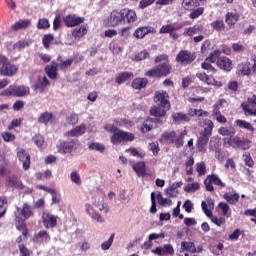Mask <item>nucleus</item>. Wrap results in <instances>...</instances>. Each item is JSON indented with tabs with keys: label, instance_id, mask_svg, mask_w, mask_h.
Listing matches in <instances>:
<instances>
[{
	"label": "nucleus",
	"instance_id": "33",
	"mask_svg": "<svg viewBox=\"0 0 256 256\" xmlns=\"http://www.w3.org/2000/svg\"><path fill=\"white\" fill-rule=\"evenodd\" d=\"M53 119V113L46 111L40 114L38 117V123H41L42 125H49V123H53Z\"/></svg>",
	"mask_w": 256,
	"mask_h": 256
},
{
	"label": "nucleus",
	"instance_id": "47",
	"mask_svg": "<svg viewBox=\"0 0 256 256\" xmlns=\"http://www.w3.org/2000/svg\"><path fill=\"white\" fill-rule=\"evenodd\" d=\"M32 141L37 145L39 149H43V145H45V138L41 134H36L33 138Z\"/></svg>",
	"mask_w": 256,
	"mask_h": 256
},
{
	"label": "nucleus",
	"instance_id": "18",
	"mask_svg": "<svg viewBox=\"0 0 256 256\" xmlns=\"http://www.w3.org/2000/svg\"><path fill=\"white\" fill-rule=\"evenodd\" d=\"M175 139H177V132L172 130L170 132L165 131L159 138V143H166L167 145H173L175 143Z\"/></svg>",
	"mask_w": 256,
	"mask_h": 256
},
{
	"label": "nucleus",
	"instance_id": "55",
	"mask_svg": "<svg viewBox=\"0 0 256 256\" xmlns=\"http://www.w3.org/2000/svg\"><path fill=\"white\" fill-rule=\"evenodd\" d=\"M74 131L76 133V137H81V135H85L87 132V126L85 124H81L79 126H76L74 128Z\"/></svg>",
	"mask_w": 256,
	"mask_h": 256
},
{
	"label": "nucleus",
	"instance_id": "30",
	"mask_svg": "<svg viewBox=\"0 0 256 256\" xmlns=\"http://www.w3.org/2000/svg\"><path fill=\"white\" fill-rule=\"evenodd\" d=\"M235 133H237V130H235V127H220L218 129V134L222 135V137H229V139H231V137H235Z\"/></svg>",
	"mask_w": 256,
	"mask_h": 256
},
{
	"label": "nucleus",
	"instance_id": "27",
	"mask_svg": "<svg viewBox=\"0 0 256 256\" xmlns=\"http://www.w3.org/2000/svg\"><path fill=\"white\" fill-rule=\"evenodd\" d=\"M133 77V72H121L116 76L115 83H117V85H123V83L129 81Z\"/></svg>",
	"mask_w": 256,
	"mask_h": 256
},
{
	"label": "nucleus",
	"instance_id": "44",
	"mask_svg": "<svg viewBox=\"0 0 256 256\" xmlns=\"http://www.w3.org/2000/svg\"><path fill=\"white\" fill-rule=\"evenodd\" d=\"M175 31H179V26L173 24L162 26L160 29V33H175Z\"/></svg>",
	"mask_w": 256,
	"mask_h": 256
},
{
	"label": "nucleus",
	"instance_id": "56",
	"mask_svg": "<svg viewBox=\"0 0 256 256\" xmlns=\"http://www.w3.org/2000/svg\"><path fill=\"white\" fill-rule=\"evenodd\" d=\"M53 39L54 37L52 34L44 35L42 39L43 47H45V49H49V45H51V41H53Z\"/></svg>",
	"mask_w": 256,
	"mask_h": 256
},
{
	"label": "nucleus",
	"instance_id": "2",
	"mask_svg": "<svg viewBox=\"0 0 256 256\" xmlns=\"http://www.w3.org/2000/svg\"><path fill=\"white\" fill-rule=\"evenodd\" d=\"M173 67L169 62H163L155 66L154 68L148 70L145 73V77H153L155 79H161V77H167V75H171Z\"/></svg>",
	"mask_w": 256,
	"mask_h": 256
},
{
	"label": "nucleus",
	"instance_id": "37",
	"mask_svg": "<svg viewBox=\"0 0 256 256\" xmlns=\"http://www.w3.org/2000/svg\"><path fill=\"white\" fill-rule=\"evenodd\" d=\"M155 129V124H153V118L146 119L141 127L142 133H149V131H152Z\"/></svg>",
	"mask_w": 256,
	"mask_h": 256
},
{
	"label": "nucleus",
	"instance_id": "10",
	"mask_svg": "<svg viewBox=\"0 0 256 256\" xmlns=\"http://www.w3.org/2000/svg\"><path fill=\"white\" fill-rule=\"evenodd\" d=\"M201 207H202V211L205 213L206 217H209V219H211V221H212V223H214V225H217V227H221V225H225V223H226L225 216H220V217L214 216L213 211H211V209L207 208V202L202 201Z\"/></svg>",
	"mask_w": 256,
	"mask_h": 256
},
{
	"label": "nucleus",
	"instance_id": "57",
	"mask_svg": "<svg viewBox=\"0 0 256 256\" xmlns=\"http://www.w3.org/2000/svg\"><path fill=\"white\" fill-rule=\"evenodd\" d=\"M155 28L151 26H142L135 30L134 33H155Z\"/></svg>",
	"mask_w": 256,
	"mask_h": 256
},
{
	"label": "nucleus",
	"instance_id": "1",
	"mask_svg": "<svg viewBox=\"0 0 256 256\" xmlns=\"http://www.w3.org/2000/svg\"><path fill=\"white\" fill-rule=\"evenodd\" d=\"M31 217H35V212L31 204L24 202L22 207L16 206L14 210L15 227L18 231L22 232L25 239L29 235V229H27L25 222L31 219Z\"/></svg>",
	"mask_w": 256,
	"mask_h": 256
},
{
	"label": "nucleus",
	"instance_id": "58",
	"mask_svg": "<svg viewBox=\"0 0 256 256\" xmlns=\"http://www.w3.org/2000/svg\"><path fill=\"white\" fill-rule=\"evenodd\" d=\"M1 137H2L3 141H5V143H11V142L15 141V135H13L10 132H3L1 134Z\"/></svg>",
	"mask_w": 256,
	"mask_h": 256
},
{
	"label": "nucleus",
	"instance_id": "39",
	"mask_svg": "<svg viewBox=\"0 0 256 256\" xmlns=\"http://www.w3.org/2000/svg\"><path fill=\"white\" fill-rule=\"evenodd\" d=\"M239 21V14L237 12H228L226 14V23L227 25H235Z\"/></svg>",
	"mask_w": 256,
	"mask_h": 256
},
{
	"label": "nucleus",
	"instance_id": "61",
	"mask_svg": "<svg viewBox=\"0 0 256 256\" xmlns=\"http://www.w3.org/2000/svg\"><path fill=\"white\" fill-rule=\"evenodd\" d=\"M14 49H17V51H21L22 49H25V47H29V42L25 41V40H20L18 42H16L13 45Z\"/></svg>",
	"mask_w": 256,
	"mask_h": 256
},
{
	"label": "nucleus",
	"instance_id": "48",
	"mask_svg": "<svg viewBox=\"0 0 256 256\" xmlns=\"http://www.w3.org/2000/svg\"><path fill=\"white\" fill-rule=\"evenodd\" d=\"M88 149L92 151H99L100 153H105V145L99 142H93L88 146Z\"/></svg>",
	"mask_w": 256,
	"mask_h": 256
},
{
	"label": "nucleus",
	"instance_id": "29",
	"mask_svg": "<svg viewBox=\"0 0 256 256\" xmlns=\"http://www.w3.org/2000/svg\"><path fill=\"white\" fill-rule=\"evenodd\" d=\"M203 123H204V131L200 133V135L211 137V135H213V129L215 127V124L213 123V121L209 119H205Z\"/></svg>",
	"mask_w": 256,
	"mask_h": 256
},
{
	"label": "nucleus",
	"instance_id": "11",
	"mask_svg": "<svg viewBox=\"0 0 256 256\" xmlns=\"http://www.w3.org/2000/svg\"><path fill=\"white\" fill-rule=\"evenodd\" d=\"M220 55L219 50H214L209 56L205 59V61L201 64L202 69L206 71H211L212 73H217V70L211 63H216L217 59Z\"/></svg>",
	"mask_w": 256,
	"mask_h": 256
},
{
	"label": "nucleus",
	"instance_id": "34",
	"mask_svg": "<svg viewBox=\"0 0 256 256\" xmlns=\"http://www.w3.org/2000/svg\"><path fill=\"white\" fill-rule=\"evenodd\" d=\"M43 223L46 229H53V227H57V217L51 214H47L43 219Z\"/></svg>",
	"mask_w": 256,
	"mask_h": 256
},
{
	"label": "nucleus",
	"instance_id": "23",
	"mask_svg": "<svg viewBox=\"0 0 256 256\" xmlns=\"http://www.w3.org/2000/svg\"><path fill=\"white\" fill-rule=\"evenodd\" d=\"M209 136L200 134V137L197 140L196 147L199 153H207V144L209 143Z\"/></svg>",
	"mask_w": 256,
	"mask_h": 256
},
{
	"label": "nucleus",
	"instance_id": "40",
	"mask_svg": "<svg viewBox=\"0 0 256 256\" xmlns=\"http://www.w3.org/2000/svg\"><path fill=\"white\" fill-rule=\"evenodd\" d=\"M157 201L161 207H171L173 205V201L171 199L163 198V195H161V192H158L156 195Z\"/></svg>",
	"mask_w": 256,
	"mask_h": 256
},
{
	"label": "nucleus",
	"instance_id": "6",
	"mask_svg": "<svg viewBox=\"0 0 256 256\" xmlns=\"http://www.w3.org/2000/svg\"><path fill=\"white\" fill-rule=\"evenodd\" d=\"M153 101L157 106L162 107V109H166V111L171 109V101H169V93H167V91H156L154 93Z\"/></svg>",
	"mask_w": 256,
	"mask_h": 256
},
{
	"label": "nucleus",
	"instance_id": "8",
	"mask_svg": "<svg viewBox=\"0 0 256 256\" xmlns=\"http://www.w3.org/2000/svg\"><path fill=\"white\" fill-rule=\"evenodd\" d=\"M195 59H197V52H191L189 50H181L176 55V61L181 65H191Z\"/></svg>",
	"mask_w": 256,
	"mask_h": 256
},
{
	"label": "nucleus",
	"instance_id": "9",
	"mask_svg": "<svg viewBox=\"0 0 256 256\" xmlns=\"http://www.w3.org/2000/svg\"><path fill=\"white\" fill-rule=\"evenodd\" d=\"M246 117H256V95L248 98L246 102L241 104Z\"/></svg>",
	"mask_w": 256,
	"mask_h": 256
},
{
	"label": "nucleus",
	"instance_id": "54",
	"mask_svg": "<svg viewBox=\"0 0 256 256\" xmlns=\"http://www.w3.org/2000/svg\"><path fill=\"white\" fill-rule=\"evenodd\" d=\"M149 149L153 153V155L157 157V155H159V151H161V148L159 147V142L149 143Z\"/></svg>",
	"mask_w": 256,
	"mask_h": 256
},
{
	"label": "nucleus",
	"instance_id": "26",
	"mask_svg": "<svg viewBox=\"0 0 256 256\" xmlns=\"http://www.w3.org/2000/svg\"><path fill=\"white\" fill-rule=\"evenodd\" d=\"M31 26V20L24 19L18 20L11 26V31H21V29H27V27Z\"/></svg>",
	"mask_w": 256,
	"mask_h": 256
},
{
	"label": "nucleus",
	"instance_id": "59",
	"mask_svg": "<svg viewBox=\"0 0 256 256\" xmlns=\"http://www.w3.org/2000/svg\"><path fill=\"white\" fill-rule=\"evenodd\" d=\"M36 237H39V239H43L44 243H49V241H51V236L49 235V233H47L46 230L38 232Z\"/></svg>",
	"mask_w": 256,
	"mask_h": 256
},
{
	"label": "nucleus",
	"instance_id": "31",
	"mask_svg": "<svg viewBox=\"0 0 256 256\" xmlns=\"http://www.w3.org/2000/svg\"><path fill=\"white\" fill-rule=\"evenodd\" d=\"M133 169L135 173L138 175V177H146L147 175V166L145 165V162H138L133 165Z\"/></svg>",
	"mask_w": 256,
	"mask_h": 256
},
{
	"label": "nucleus",
	"instance_id": "14",
	"mask_svg": "<svg viewBox=\"0 0 256 256\" xmlns=\"http://www.w3.org/2000/svg\"><path fill=\"white\" fill-rule=\"evenodd\" d=\"M220 55L216 59V65L222 71H231L233 69V61L229 59L227 56H221V50H219Z\"/></svg>",
	"mask_w": 256,
	"mask_h": 256
},
{
	"label": "nucleus",
	"instance_id": "49",
	"mask_svg": "<svg viewBox=\"0 0 256 256\" xmlns=\"http://www.w3.org/2000/svg\"><path fill=\"white\" fill-rule=\"evenodd\" d=\"M196 171L198 173V177H203L207 173V166L205 162H200L196 164Z\"/></svg>",
	"mask_w": 256,
	"mask_h": 256
},
{
	"label": "nucleus",
	"instance_id": "52",
	"mask_svg": "<svg viewBox=\"0 0 256 256\" xmlns=\"http://www.w3.org/2000/svg\"><path fill=\"white\" fill-rule=\"evenodd\" d=\"M244 158V163L247 167H254L255 166V161H253V158L251 157V153H244L243 154Z\"/></svg>",
	"mask_w": 256,
	"mask_h": 256
},
{
	"label": "nucleus",
	"instance_id": "43",
	"mask_svg": "<svg viewBox=\"0 0 256 256\" xmlns=\"http://www.w3.org/2000/svg\"><path fill=\"white\" fill-rule=\"evenodd\" d=\"M201 189V185L198 182H193L192 184H188L184 186L185 193H195V191H199Z\"/></svg>",
	"mask_w": 256,
	"mask_h": 256
},
{
	"label": "nucleus",
	"instance_id": "16",
	"mask_svg": "<svg viewBox=\"0 0 256 256\" xmlns=\"http://www.w3.org/2000/svg\"><path fill=\"white\" fill-rule=\"evenodd\" d=\"M110 27H117V25H123V13L121 11L114 10L110 13L108 18Z\"/></svg>",
	"mask_w": 256,
	"mask_h": 256
},
{
	"label": "nucleus",
	"instance_id": "46",
	"mask_svg": "<svg viewBox=\"0 0 256 256\" xmlns=\"http://www.w3.org/2000/svg\"><path fill=\"white\" fill-rule=\"evenodd\" d=\"M7 213V198L5 196H0V219Z\"/></svg>",
	"mask_w": 256,
	"mask_h": 256
},
{
	"label": "nucleus",
	"instance_id": "42",
	"mask_svg": "<svg viewBox=\"0 0 256 256\" xmlns=\"http://www.w3.org/2000/svg\"><path fill=\"white\" fill-rule=\"evenodd\" d=\"M185 135V132H181L179 136H176V138H174L173 144L175 145L176 149H181V147H183L185 143Z\"/></svg>",
	"mask_w": 256,
	"mask_h": 256
},
{
	"label": "nucleus",
	"instance_id": "15",
	"mask_svg": "<svg viewBox=\"0 0 256 256\" xmlns=\"http://www.w3.org/2000/svg\"><path fill=\"white\" fill-rule=\"evenodd\" d=\"M76 145L77 144H76L75 140L63 141L59 145H57L58 153H61L62 155L71 153V152L75 151Z\"/></svg>",
	"mask_w": 256,
	"mask_h": 256
},
{
	"label": "nucleus",
	"instance_id": "28",
	"mask_svg": "<svg viewBox=\"0 0 256 256\" xmlns=\"http://www.w3.org/2000/svg\"><path fill=\"white\" fill-rule=\"evenodd\" d=\"M148 83H149V80H147V78H135L132 81L131 85L133 89L141 91V89H145V87H147Z\"/></svg>",
	"mask_w": 256,
	"mask_h": 256
},
{
	"label": "nucleus",
	"instance_id": "53",
	"mask_svg": "<svg viewBox=\"0 0 256 256\" xmlns=\"http://www.w3.org/2000/svg\"><path fill=\"white\" fill-rule=\"evenodd\" d=\"M70 179L72 183H75V185H82L83 183L81 181V175H79V173H77L76 171L71 172Z\"/></svg>",
	"mask_w": 256,
	"mask_h": 256
},
{
	"label": "nucleus",
	"instance_id": "13",
	"mask_svg": "<svg viewBox=\"0 0 256 256\" xmlns=\"http://www.w3.org/2000/svg\"><path fill=\"white\" fill-rule=\"evenodd\" d=\"M17 157L21 161L24 171H27L31 167V154L27 153L23 148H18Z\"/></svg>",
	"mask_w": 256,
	"mask_h": 256
},
{
	"label": "nucleus",
	"instance_id": "25",
	"mask_svg": "<svg viewBox=\"0 0 256 256\" xmlns=\"http://www.w3.org/2000/svg\"><path fill=\"white\" fill-rule=\"evenodd\" d=\"M235 125L239 129H246V131H248L250 135H253V133H255V127H253V125L246 120L236 119Z\"/></svg>",
	"mask_w": 256,
	"mask_h": 256
},
{
	"label": "nucleus",
	"instance_id": "12",
	"mask_svg": "<svg viewBox=\"0 0 256 256\" xmlns=\"http://www.w3.org/2000/svg\"><path fill=\"white\" fill-rule=\"evenodd\" d=\"M19 71V67L17 65L12 64L9 61V58L6 62H4L0 68V75L2 77H13V75H17V72Z\"/></svg>",
	"mask_w": 256,
	"mask_h": 256
},
{
	"label": "nucleus",
	"instance_id": "22",
	"mask_svg": "<svg viewBox=\"0 0 256 256\" xmlns=\"http://www.w3.org/2000/svg\"><path fill=\"white\" fill-rule=\"evenodd\" d=\"M51 83L47 79V76H44L42 79L38 78L37 81L34 84L35 91H39V93H45V90L47 87H49Z\"/></svg>",
	"mask_w": 256,
	"mask_h": 256
},
{
	"label": "nucleus",
	"instance_id": "41",
	"mask_svg": "<svg viewBox=\"0 0 256 256\" xmlns=\"http://www.w3.org/2000/svg\"><path fill=\"white\" fill-rule=\"evenodd\" d=\"M204 83H206V85H212L213 87H223V83L217 81L213 75H207Z\"/></svg>",
	"mask_w": 256,
	"mask_h": 256
},
{
	"label": "nucleus",
	"instance_id": "3",
	"mask_svg": "<svg viewBox=\"0 0 256 256\" xmlns=\"http://www.w3.org/2000/svg\"><path fill=\"white\" fill-rule=\"evenodd\" d=\"M29 86L23 85H10L7 89L0 92L1 97H26L29 95Z\"/></svg>",
	"mask_w": 256,
	"mask_h": 256
},
{
	"label": "nucleus",
	"instance_id": "7",
	"mask_svg": "<svg viewBox=\"0 0 256 256\" xmlns=\"http://www.w3.org/2000/svg\"><path fill=\"white\" fill-rule=\"evenodd\" d=\"M204 185L206 191H209L210 193H213V191H215V187L213 185L221 187V189H224V187H226L225 182H223V180H221V178H219L217 174L208 175L204 180Z\"/></svg>",
	"mask_w": 256,
	"mask_h": 256
},
{
	"label": "nucleus",
	"instance_id": "17",
	"mask_svg": "<svg viewBox=\"0 0 256 256\" xmlns=\"http://www.w3.org/2000/svg\"><path fill=\"white\" fill-rule=\"evenodd\" d=\"M151 253L154 255H175V249L173 248V245L171 244H165L163 247L159 246L156 247V249L151 250Z\"/></svg>",
	"mask_w": 256,
	"mask_h": 256
},
{
	"label": "nucleus",
	"instance_id": "21",
	"mask_svg": "<svg viewBox=\"0 0 256 256\" xmlns=\"http://www.w3.org/2000/svg\"><path fill=\"white\" fill-rule=\"evenodd\" d=\"M136 19L137 13H135V11L129 9L122 10L123 25H125V23H135Z\"/></svg>",
	"mask_w": 256,
	"mask_h": 256
},
{
	"label": "nucleus",
	"instance_id": "50",
	"mask_svg": "<svg viewBox=\"0 0 256 256\" xmlns=\"http://www.w3.org/2000/svg\"><path fill=\"white\" fill-rule=\"evenodd\" d=\"M66 123L68 125H77L79 123V115L77 113H72L66 118Z\"/></svg>",
	"mask_w": 256,
	"mask_h": 256
},
{
	"label": "nucleus",
	"instance_id": "24",
	"mask_svg": "<svg viewBox=\"0 0 256 256\" xmlns=\"http://www.w3.org/2000/svg\"><path fill=\"white\" fill-rule=\"evenodd\" d=\"M236 71L242 77L251 75V62L246 61L238 64Z\"/></svg>",
	"mask_w": 256,
	"mask_h": 256
},
{
	"label": "nucleus",
	"instance_id": "4",
	"mask_svg": "<svg viewBox=\"0 0 256 256\" xmlns=\"http://www.w3.org/2000/svg\"><path fill=\"white\" fill-rule=\"evenodd\" d=\"M131 141H135V134L123 131L119 128L118 131L110 137L112 145H121V143H129Z\"/></svg>",
	"mask_w": 256,
	"mask_h": 256
},
{
	"label": "nucleus",
	"instance_id": "51",
	"mask_svg": "<svg viewBox=\"0 0 256 256\" xmlns=\"http://www.w3.org/2000/svg\"><path fill=\"white\" fill-rule=\"evenodd\" d=\"M114 239H115V234H112L107 241H105L104 243L101 244V249L103 251H107V250L111 249Z\"/></svg>",
	"mask_w": 256,
	"mask_h": 256
},
{
	"label": "nucleus",
	"instance_id": "19",
	"mask_svg": "<svg viewBox=\"0 0 256 256\" xmlns=\"http://www.w3.org/2000/svg\"><path fill=\"white\" fill-rule=\"evenodd\" d=\"M63 21L66 23L67 27H77V25H81V23L85 21V18L75 15H68L63 18Z\"/></svg>",
	"mask_w": 256,
	"mask_h": 256
},
{
	"label": "nucleus",
	"instance_id": "35",
	"mask_svg": "<svg viewBox=\"0 0 256 256\" xmlns=\"http://www.w3.org/2000/svg\"><path fill=\"white\" fill-rule=\"evenodd\" d=\"M150 115L152 117H165L167 115V109L161 106H155L150 109Z\"/></svg>",
	"mask_w": 256,
	"mask_h": 256
},
{
	"label": "nucleus",
	"instance_id": "38",
	"mask_svg": "<svg viewBox=\"0 0 256 256\" xmlns=\"http://www.w3.org/2000/svg\"><path fill=\"white\" fill-rule=\"evenodd\" d=\"M183 251H189V253H197V248L193 242H181V253Z\"/></svg>",
	"mask_w": 256,
	"mask_h": 256
},
{
	"label": "nucleus",
	"instance_id": "60",
	"mask_svg": "<svg viewBox=\"0 0 256 256\" xmlns=\"http://www.w3.org/2000/svg\"><path fill=\"white\" fill-rule=\"evenodd\" d=\"M151 208H150V213L155 214L157 213V200H156V195L155 192L151 193Z\"/></svg>",
	"mask_w": 256,
	"mask_h": 256
},
{
	"label": "nucleus",
	"instance_id": "5",
	"mask_svg": "<svg viewBox=\"0 0 256 256\" xmlns=\"http://www.w3.org/2000/svg\"><path fill=\"white\" fill-rule=\"evenodd\" d=\"M224 143L229 145V147H233V149H241L242 151H247L251 149V140L249 139H241L239 136H233L231 138H224Z\"/></svg>",
	"mask_w": 256,
	"mask_h": 256
},
{
	"label": "nucleus",
	"instance_id": "32",
	"mask_svg": "<svg viewBox=\"0 0 256 256\" xmlns=\"http://www.w3.org/2000/svg\"><path fill=\"white\" fill-rule=\"evenodd\" d=\"M239 197V193L237 192H234L233 194L225 192L223 194V199H225V201L229 203V205H237V203H239Z\"/></svg>",
	"mask_w": 256,
	"mask_h": 256
},
{
	"label": "nucleus",
	"instance_id": "45",
	"mask_svg": "<svg viewBox=\"0 0 256 256\" xmlns=\"http://www.w3.org/2000/svg\"><path fill=\"white\" fill-rule=\"evenodd\" d=\"M73 61H74L73 58H69L65 61L60 60L58 68L60 69V71H65L66 69H69V67L73 65Z\"/></svg>",
	"mask_w": 256,
	"mask_h": 256
},
{
	"label": "nucleus",
	"instance_id": "62",
	"mask_svg": "<svg viewBox=\"0 0 256 256\" xmlns=\"http://www.w3.org/2000/svg\"><path fill=\"white\" fill-rule=\"evenodd\" d=\"M110 51H112L113 55H119V53H123V47L119 46L118 44L111 43Z\"/></svg>",
	"mask_w": 256,
	"mask_h": 256
},
{
	"label": "nucleus",
	"instance_id": "64",
	"mask_svg": "<svg viewBox=\"0 0 256 256\" xmlns=\"http://www.w3.org/2000/svg\"><path fill=\"white\" fill-rule=\"evenodd\" d=\"M20 256H31V250L27 249L25 245H18Z\"/></svg>",
	"mask_w": 256,
	"mask_h": 256
},
{
	"label": "nucleus",
	"instance_id": "63",
	"mask_svg": "<svg viewBox=\"0 0 256 256\" xmlns=\"http://www.w3.org/2000/svg\"><path fill=\"white\" fill-rule=\"evenodd\" d=\"M147 58H149V53L147 50H143L135 55V61H143Z\"/></svg>",
	"mask_w": 256,
	"mask_h": 256
},
{
	"label": "nucleus",
	"instance_id": "36",
	"mask_svg": "<svg viewBox=\"0 0 256 256\" xmlns=\"http://www.w3.org/2000/svg\"><path fill=\"white\" fill-rule=\"evenodd\" d=\"M172 119L174 123H182V121H189V115L183 112H176L172 114Z\"/></svg>",
	"mask_w": 256,
	"mask_h": 256
},
{
	"label": "nucleus",
	"instance_id": "20",
	"mask_svg": "<svg viewBox=\"0 0 256 256\" xmlns=\"http://www.w3.org/2000/svg\"><path fill=\"white\" fill-rule=\"evenodd\" d=\"M44 71L49 79H57V71H59V63L53 61L51 65H47Z\"/></svg>",
	"mask_w": 256,
	"mask_h": 256
}]
</instances>
